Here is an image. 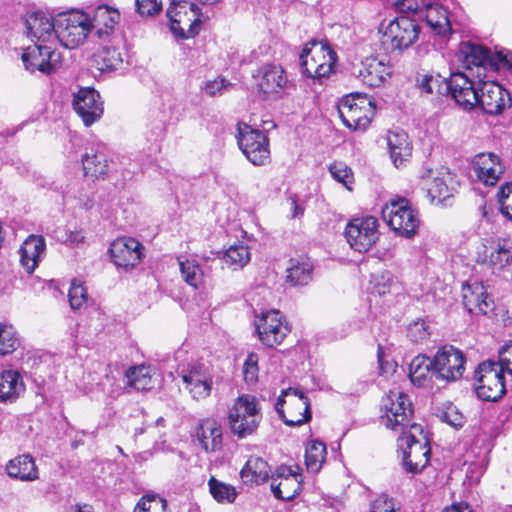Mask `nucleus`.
I'll list each match as a JSON object with an SVG mask.
<instances>
[{"label": "nucleus", "instance_id": "1", "mask_svg": "<svg viewBox=\"0 0 512 512\" xmlns=\"http://www.w3.org/2000/svg\"><path fill=\"white\" fill-rule=\"evenodd\" d=\"M262 420L257 399L248 394L238 397L228 412V423L233 435L242 439L256 432Z\"/></svg>", "mask_w": 512, "mask_h": 512}, {"label": "nucleus", "instance_id": "2", "mask_svg": "<svg viewBox=\"0 0 512 512\" xmlns=\"http://www.w3.org/2000/svg\"><path fill=\"white\" fill-rule=\"evenodd\" d=\"M337 62L336 52L327 44L313 41L306 45L300 55L302 73L322 83L333 72Z\"/></svg>", "mask_w": 512, "mask_h": 512}, {"label": "nucleus", "instance_id": "3", "mask_svg": "<svg viewBox=\"0 0 512 512\" xmlns=\"http://www.w3.org/2000/svg\"><path fill=\"white\" fill-rule=\"evenodd\" d=\"M403 465L406 471L418 473L424 469L430 460V447L427 438L423 435L422 426L413 423L408 432L401 435Z\"/></svg>", "mask_w": 512, "mask_h": 512}, {"label": "nucleus", "instance_id": "4", "mask_svg": "<svg viewBox=\"0 0 512 512\" xmlns=\"http://www.w3.org/2000/svg\"><path fill=\"white\" fill-rule=\"evenodd\" d=\"M413 415L412 403L405 393L390 390L382 399L381 423L388 429L404 434L410 430Z\"/></svg>", "mask_w": 512, "mask_h": 512}, {"label": "nucleus", "instance_id": "5", "mask_svg": "<svg viewBox=\"0 0 512 512\" xmlns=\"http://www.w3.org/2000/svg\"><path fill=\"white\" fill-rule=\"evenodd\" d=\"M166 15L170 30L178 39H189L199 34L201 29L200 9L186 0L173 1Z\"/></svg>", "mask_w": 512, "mask_h": 512}, {"label": "nucleus", "instance_id": "6", "mask_svg": "<svg viewBox=\"0 0 512 512\" xmlns=\"http://www.w3.org/2000/svg\"><path fill=\"white\" fill-rule=\"evenodd\" d=\"M505 371L499 361L487 360L480 363L474 375L478 397L485 401H497L502 398L506 392Z\"/></svg>", "mask_w": 512, "mask_h": 512}, {"label": "nucleus", "instance_id": "7", "mask_svg": "<svg viewBox=\"0 0 512 512\" xmlns=\"http://www.w3.org/2000/svg\"><path fill=\"white\" fill-rule=\"evenodd\" d=\"M91 33L89 15L72 11L56 16L55 38L66 48L73 49L83 44Z\"/></svg>", "mask_w": 512, "mask_h": 512}, {"label": "nucleus", "instance_id": "8", "mask_svg": "<svg viewBox=\"0 0 512 512\" xmlns=\"http://www.w3.org/2000/svg\"><path fill=\"white\" fill-rule=\"evenodd\" d=\"M372 101L360 93H352L342 98L338 113L343 124L353 130H365L374 114Z\"/></svg>", "mask_w": 512, "mask_h": 512}, {"label": "nucleus", "instance_id": "9", "mask_svg": "<svg viewBox=\"0 0 512 512\" xmlns=\"http://www.w3.org/2000/svg\"><path fill=\"white\" fill-rule=\"evenodd\" d=\"M384 221L401 236L411 237L419 226L418 213L405 198L392 199L382 209Z\"/></svg>", "mask_w": 512, "mask_h": 512}, {"label": "nucleus", "instance_id": "10", "mask_svg": "<svg viewBox=\"0 0 512 512\" xmlns=\"http://www.w3.org/2000/svg\"><path fill=\"white\" fill-rule=\"evenodd\" d=\"M275 408L285 424L289 426H300L311 418L310 401L298 389L283 390Z\"/></svg>", "mask_w": 512, "mask_h": 512}, {"label": "nucleus", "instance_id": "11", "mask_svg": "<svg viewBox=\"0 0 512 512\" xmlns=\"http://www.w3.org/2000/svg\"><path fill=\"white\" fill-rule=\"evenodd\" d=\"M236 138L240 150L252 164L261 166L269 162V139L263 132L238 123Z\"/></svg>", "mask_w": 512, "mask_h": 512}, {"label": "nucleus", "instance_id": "12", "mask_svg": "<svg viewBox=\"0 0 512 512\" xmlns=\"http://www.w3.org/2000/svg\"><path fill=\"white\" fill-rule=\"evenodd\" d=\"M344 235L352 249L365 253L379 239L378 220L373 216L354 218L346 225Z\"/></svg>", "mask_w": 512, "mask_h": 512}, {"label": "nucleus", "instance_id": "13", "mask_svg": "<svg viewBox=\"0 0 512 512\" xmlns=\"http://www.w3.org/2000/svg\"><path fill=\"white\" fill-rule=\"evenodd\" d=\"M434 377L453 382L460 379L465 371L466 358L463 352L452 345L441 347L433 357Z\"/></svg>", "mask_w": 512, "mask_h": 512}, {"label": "nucleus", "instance_id": "14", "mask_svg": "<svg viewBox=\"0 0 512 512\" xmlns=\"http://www.w3.org/2000/svg\"><path fill=\"white\" fill-rule=\"evenodd\" d=\"M421 179L432 203L444 204L456 191V181L447 168L427 170Z\"/></svg>", "mask_w": 512, "mask_h": 512}, {"label": "nucleus", "instance_id": "15", "mask_svg": "<svg viewBox=\"0 0 512 512\" xmlns=\"http://www.w3.org/2000/svg\"><path fill=\"white\" fill-rule=\"evenodd\" d=\"M419 33L418 23L413 19L402 16L388 25L383 43L389 44L391 50L402 51L409 48L418 39Z\"/></svg>", "mask_w": 512, "mask_h": 512}, {"label": "nucleus", "instance_id": "16", "mask_svg": "<svg viewBox=\"0 0 512 512\" xmlns=\"http://www.w3.org/2000/svg\"><path fill=\"white\" fill-rule=\"evenodd\" d=\"M111 261L118 267L128 271L135 268L143 256V245L131 237L115 239L109 248Z\"/></svg>", "mask_w": 512, "mask_h": 512}, {"label": "nucleus", "instance_id": "17", "mask_svg": "<svg viewBox=\"0 0 512 512\" xmlns=\"http://www.w3.org/2000/svg\"><path fill=\"white\" fill-rule=\"evenodd\" d=\"M72 106L87 127L98 121L104 111L100 94L90 87L81 88L74 94Z\"/></svg>", "mask_w": 512, "mask_h": 512}, {"label": "nucleus", "instance_id": "18", "mask_svg": "<svg viewBox=\"0 0 512 512\" xmlns=\"http://www.w3.org/2000/svg\"><path fill=\"white\" fill-rule=\"evenodd\" d=\"M22 61L25 68L31 72L37 70L43 74H51L59 64L60 54L47 45L34 43L24 49Z\"/></svg>", "mask_w": 512, "mask_h": 512}, {"label": "nucleus", "instance_id": "19", "mask_svg": "<svg viewBox=\"0 0 512 512\" xmlns=\"http://www.w3.org/2000/svg\"><path fill=\"white\" fill-rule=\"evenodd\" d=\"M185 389L192 399L201 401L208 398L213 387V376L202 364H194L182 373Z\"/></svg>", "mask_w": 512, "mask_h": 512}, {"label": "nucleus", "instance_id": "20", "mask_svg": "<svg viewBox=\"0 0 512 512\" xmlns=\"http://www.w3.org/2000/svg\"><path fill=\"white\" fill-rule=\"evenodd\" d=\"M256 330L259 339L268 347L279 345L289 332L287 325L283 324L280 312L277 310L262 313L256 321Z\"/></svg>", "mask_w": 512, "mask_h": 512}, {"label": "nucleus", "instance_id": "21", "mask_svg": "<svg viewBox=\"0 0 512 512\" xmlns=\"http://www.w3.org/2000/svg\"><path fill=\"white\" fill-rule=\"evenodd\" d=\"M477 105L488 114H499L510 106L509 93L496 82H483L478 89Z\"/></svg>", "mask_w": 512, "mask_h": 512}, {"label": "nucleus", "instance_id": "22", "mask_svg": "<svg viewBox=\"0 0 512 512\" xmlns=\"http://www.w3.org/2000/svg\"><path fill=\"white\" fill-rule=\"evenodd\" d=\"M447 93L456 104L464 110H471L477 105L478 89L473 86L471 80L463 73L456 72L448 79Z\"/></svg>", "mask_w": 512, "mask_h": 512}, {"label": "nucleus", "instance_id": "23", "mask_svg": "<svg viewBox=\"0 0 512 512\" xmlns=\"http://www.w3.org/2000/svg\"><path fill=\"white\" fill-rule=\"evenodd\" d=\"M354 74L369 87H379L391 76V67L375 57L366 58L354 69Z\"/></svg>", "mask_w": 512, "mask_h": 512}, {"label": "nucleus", "instance_id": "24", "mask_svg": "<svg viewBox=\"0 0 512 512\" xmlns=\"http://www.w3.org/2000/svg\"><path fill=\"white\" fill-rule=\"evenodd\" d=\"M473 168L478 179L485 185H495L504 173V165L498 155L488 152L474 157Z\"/></svg>", "mask_w": 512, "mask_h": 512}, {"label": "nucleus", "instance_id": "25", "mask_svg": "<svg viewBox=\"0 0 512 512\" xmlns=\"http://www.w3.org/2000/svg\"><path fill=\"white\" fill-rule=\"evenodd\" d=\"M258 86L260 90L272 97H281L288 85L285 71L280 65L268 64L259 70Z\"/></svg>", "mask_w": 512, "mask_h": 512}, {"label": "nucleus", "instance_id": "26", "mask_svg": "<svg viewBox=\"0 0 512 512\" xmlns=\"http://www.w3.org/2000/svg\"><path fill=\"white\" fill-rule=\"evenodd\" d=\"M26 35L31 41L48 42L55 38L56 17L51 19L43 12H34L25 19Z\"/></svg>", "mask_w": 512, "mask_h": 512}, {"label": "nucleus", "instance_id": "27", "mask_svg": "<svg viewBox=\"0 0 512 512\" xmlns=\"http://www.w3.org/2000/svg\"><path fill=\"white\" fill-rule=\"evenodd\" d=\"M194 437L202 450L207 453L217 452L223 446L221 425L214 419L201 420L195 428Z\"/></svg>", "mask_w": 512, "mask_h": 512}, {"label": "nucleus", "instance_id": "28", "mask_svg": "<svg viewBox=\"0 0 512 512\" xmlns=\"http://www.w3.org/2000/svg\"><path fill=\"white\" fill-rule=\"evenodd\" d=\"M119 20L120 13L117 9L100 5L94 9L93 16H89L91 33H94L101 40L106 39L113 33Z\"/></svg>", "mask_w": 512, "mask_h": 512}, {"label": "nucleus", "instance_id": "29", "mask_svg": "<svg viewBox=\"0 0 512 512\" xmlns=\"http://www.w3.org/2000/svg\"><path fill=\"white\" fill-rule=\"evenodd\" d=\"M462 298L464 307L472 314H487L493 308V301L479 282L463 285Z\"/></svg>", "mask_w": 512, "mask_h": 512}, {"label": "nucleus", "instance_id": "30", "mask_svg": "<svg viewBox=\"0 0 512 512\" xmlns=\"http://www.w3.org/2000/svg\"><path fill=\"white\" fill-rule=\"evenodd\" d=\"M387 146L390 158L395 167L404 166L412 155V143L408 134L400 129L387 133Z\"/></svg>", "mask_w": 512, "mask_h": 512}, {"label": "nucleus", "instance_id": "31", "mask_svg": "<svg viewBox=\"0 0 512 512\" xmlns=\"http://www.w3.org/2000/svg\"><path fill=\"white\" fill-rule=\"evenodd\" d=\"M45 250V239L41 235H29L22 243L19 250L20 263L27 273L34 272Z\"/></svg>", "mask_w": 512, "mask_h": 512}, {"label": "nucleus", "instance_id": "32", "mask_svg": "<svg viewBox=\"0 0 512 512\" xmlns=\"http://www.w3.org/2000/svg\"><path fill=\"white\" fill-rule=\"evenodd\" d=\"M24 390L25 386L19 372L6 370L0 373V402H14Z\"/></svg>", "mask_w": 512, "mask_h": 512}, {"label": "nucleus", "instance_id": "33", "mask_svg": "<svg viewBox=\"0 0 512 512\" xmlns=\"http://www.w3.org/2000/svg\"><path fill=\"white\" fill-rule=\"evenodd\" d=\"M269 475L270 468L260 457H250L240 472L242 481L249 485L266 482Z\"/></svg>", "mask_w": 512, "mask_h": 512}, {"label": "nucleus", "instance_id": "34", "mask_svg": "<svg viewBox=\"0 0 512 512\" xmlns=\"http://www.w3.org/2000/svg\"><path fill=\"white\" fill-rule=\"evenodd\" d=\"M489 55V50L481 45L462 43L458 53V60L462 62L466 69H471L472 66H483L489 59Z\"/></svg>", "mask_w": 512, "mask_h": 512}, {"label": "nucleus", "instance_id": "35", "mask_svg": "<svg viewBox=\"0 0 512 512\" xmlns=\"http://www.w3.org/2000/svg\"><path fill=\"white\" fill-rule=\"evenodd\" d=\"M433 358L425 355L414 357L409 366V377L411 382L417 386H423L426 382L434 377Z\"/></svg>", "mask_w": 512, "mask_h": 512}, {"label": "nucleus", "instance_id": "36", "mask_svg": "<svg viewBox=\"0 0 512 512\" xmlns=\"http://www.w3.org/2000/svg\"><path fill=\"white\" fill-rule=\"evenodd\" d=\"M9 476L21 480L31 481L37 479V468L30 455H21L12 459L7 465Z\"/></svg>", "mask_w": 512, "mask_h": 512}, {"label": "nucleus", "instance_id": "37", "mask_svg": "<svg viewBox=\"0 0 512 512\" xmlns=\"http://www.w3.org/2000/svg\"><path fill=\"white\" fill-rule=\"evenodd\" d=\"M426 22L439 35H445L450 31L448 11L437 3L427 5Z\"/></svg>", "mask_w": 512, "mask_h": 512}, {"label": "nucleus", "instance_id": "38", "mask_svg": "<svg viewBox=\"0 0 512 512\" xmlns=\"http://www.w3.org/2000/svg\"><path fill=\"white\" fill-rule=\"evenodd\" d=\"M313 266L309 261L291 260L286 270V281L292 286H304L312 280Z\"/></svg>", "mask_w": 512, "mask_h": 512}, {"label": "nucleus", "instance_id": "39", "mask_svg": "<svg viewBox=\"0 0 512 512\" xmlns=\"http://www.w3.org/2000/svg\"><path fill=\"white\" fill-rule=\"evenodd\" d=\"M82 166L84 175L91 178H98L106 174L108 168L105 155L98 151L94 152L93 150L82 156Z\"/></svg>", "mask_w": 512, "mask_h": 512}, {"label": "nucleus", "instance_id": "40", "mask_svg": "<svg viewBox=\"0 0 512 512\" xmlns=\"http://www.w3.org/2000/svg\"><path fill=\"white\" fill-rule=\"evenodd\" d=\"M326 454V445L321 441L312 440L305 451L307 471L311 473L319 472L325 462Z\"/></svg>", "mask_w": 512, "mask_h": 512}, {"label": "nucleus", "instance_id": "41", "mask_svg": "<svg viewBox=\"0 0 512 512\" xmlns=\"http://www.w3.org/2000/svg\"><path fill=\"white\" fill-rule=\"evenodd\" d=\"M276 479L272 477L271 490L274 496L282 500H291L296 497L302 489V478L289 477L280 480L278 484Z\"/></svg>", "mask_w": 512, "mask_h": 512}, {"label": "nucleus", "instance_id": "42", "mask_svg": "<svg viewBox=\"0 0 512 512\" xmlns=\"http://www.w3.org/2000/svg\"><path fill=\"white\" fill-rule=\"evenodd\" d=\"M223 263L231 270L243 268L250 261V252L244 244L230 246L222 256Z\"/></svg>", "mask_w": 512, "mask_h": 512}, {"label": "nucleus", "instance_id": "43", "mask_svg": "<svg viewBox=\"0 0 512 512\" xmlns=\"http://www.w3.org/2000/svg\"><path fill=\"white\" fill-rule=\"evenodd\" d=\"M417 86L422 92L429 94H446L448 89V80L441 75L428 73H419L416 78Z\"/></svg>", "mask_w": 512, "mask_h": 512}, {"label": "nucleus", "instance_id": "44", "mask_svg": "<svg viewBox=\"0 0 512 512\" xmlns=\"http://www.w3.org/2000/svg\"><path fill=\"white\" fill-rule=\"evenodd\" d=\"M490 264L497 269H503L512 263V241L499 239L489 255Z\"/></svg>", "mask_w": 512, "mask_h": 512}, {"label": "nucleus", "instance_id": "45", "mask_svg": "<svg viewBox=\"0 0 512 512\" xmlns=\"http://www.w3.org/2000/svg\"><path fill=\"white\" fill-rule=\"evenodd\" d=\"M209 492L218 503H233L237 497L236 488L211 477L208 481Z\"/></svg>", "mask_w": 512, "mask_h": 512}, {"label": "nucleus", "instance_id": "46", "mask_svg": "<svg viewBox=\"0 0 512 512\" xmlns=\"http://www.w3.org/2000/svg\"><path fill=\"white\" fill-rule=\"evenodd\" d=\"M95 60L97 64L100 65L99 69L102 71L116 70L123 63L121 52L114 47L108 46L102 47L97 52L95 55Z\"/></svg>", "mask_w": 512, "mask_h": 512}, {"label": "nucleus", "instance_id": "47", "mask_svg": "<svg viewBox=\"0 0 512 512\" xmlns=\"http://www.w3.org/2000/svg\"><path fill=\"white\" fill-rule=\"evenodd\" d=\"M129 386L136 390H148L151 387V376L148 367L138 366L130 368L126 372Z\"/></svg>", "mask_w": 512, "mask_h": 512}, {"label": "nucleus", "instance_id": "48", "mask_svg": "<svg viewBox=\"0 0 512 512\" xmlns=\"http://www.w3.org/2000/svg\"><path fill=\"white\" fill-rule=\"evenodd\" d=\"M180 271L184 281L198 288L202 284L203 271L195 260L179 261Z\"/></svg>", "mask_w": 512, "mask_h": 512}, {"label": "nucleus", "instance_id": "49", "mask_svg": "<svg viewBox=\"0 0 512 512\" xmlns=\"http://www.w3.org/2000/svg\"><path fill=\"white\" fill-rule=\"evenodd\" d=\"M19 346V339L12 325L0 324V354L12 353Z\"/></svg>", "mask_w": 512, "mask_h": 512}, {"label": "nucleus", "instance_id": "50", "mask_svg": "<svg viewBox=\"0 0 512 512\" xmlns=\"http://www.w3.org/2000/svg\"><path fill=\"white\" fill-rule=\"evenodd\" d=\"M70 307L73 310H81L86 307L88 294L86 288L78 280H73L68 292Z\"/></svg>", "mask_w": 512, "mask_h": 512}, {"label": "nucleus", "instance_id": "51", "mask_svg": "<svg viewBox=\"0 0 512 512\" xmlns=\"http://www.w3.org/2000/svg\"><path fill=\"white\" fill-rule=\"evenodd\" d=\"M329 172L333 179L343 184L348 190L352 189L354 176L352 169L343 162H334L329 166Z\"/></svg>", "mask_w": 512, "mask_h": 512}, {"label": "nucleus", "instance_id": "52", "mask_svg": "<svg viewBox=\"0 0 512 512\" xmlns=\"http://www.w3.org/2000/svg\"><path fill=\"white\" fill-rule=\"evenodd\" d=\"M149 122L146 124V131L144 132V138L148 144V149L159 151V126L157 121V109L147 118Z\"/></svg>", "mask_w": 512, "mask_h": 512}, {"label": "nucleus", "instance_id": "53", "mask_svg": "<svg viewBox=\"0 0 512 512\" xmlns=\"http://www.w3.org/2000/svg\"><path fill=\"white\" fill-rule=\"evenodd\" d=\"M440 418L454 428H461L465 423V417L453 404L445 406L441 411Z\"/></svg>", "mask_w": 512, "mask_h": 512}, {"label": "nucleus", "instance_id": "54", "mask_svg": "<svg viewBox=\"0 0 512 512\" xmlns=\"http://www.w3.org/2000/svg\"><path fill=\"white\" fill-rule=\"evenodd\" d=\"M502 214L512 220V183L500 187L497 193Z\"/></svg>", "mask_w": 512, "mask_h": 512}, {"label": "nucleus", "instance_id": "55", "mask_svg": "<svg viewBox=\"0 0 512 512\" xmlns=\"http://www.w3.org/2000/svg\"><path fill=\"white\" fill-rule=\"evenodd\" d=\"M395 284L393 275L388 271H384L374 276L373 290L378 295L383 296L390 293Z\"/></svg>", "mask_w": 512, "mask_h": 512}, {"label": "nucleus", "instance_id": "56", "mask_svg": "<svg viewBox=\"0 0 512 512\" xmlns=\"http://www.w3.org/2000/svg\"><path fill=\"white\" fill-rule=\"evenodd\" d=\"M258 360L256 353H249L244 362L243 375L245 382L248 384L256 383L258 379Z\"/></svg>", "mask_w": 512, "mask_h": 512}, {"label": "nucleus", "instance_id": "57", "mask_svg": "<svg viewBox=\"0 0 512 512\" xmlns=\"http://www.w3.org/2000/svg\"><path fill=\"white\" fill-rule=\"evenodd\" d=\"M407 335L413 342H422L430 335L426 322L418 319L408 326Z\"/></svg>", "mask_w": 512, "mask_h": 512}, {"label": "nucleus", "instance_id": "58", "mask_svg": "<svg viewBox=\"0 0 512 512\" xmlns=\"http://www.w3.org/2000/svg\"><path fill=\"white\" fill-rule=\"evenodd\" d=\"M370 512H398V509H396L392 498L380 495L371 503Z\"/></svg>", "mask_w": 512, "mask_h": 512}, {"label": "nucleus", "instance_id": "59", "mask_svg": "<svg viewBox=\"0 0 512 512\" xmlns=\"http://www.w3.org/2000/svg\"><path fill=\"white\" fill-rule=\"evenodd\" d=\"M137 11L142 16H154L160 12L159 0H136Z\"/></svg>", "mask_w": 512, "mask_h": 512}, {"label": "nucleus", "instance_id": "60", "mask_svg": "<svg viewBox=\"0 0 512 512\" xmlns=\"http://www.w3.org/2000/svg\"><path fill=\"white\" fill-rule=\"evenodd\" d=\"M229 86L230 83L227 80L224 78H217L207 81L203 89L207 95L217 96L226 91Z\"/></svg>", "mask_w": 512, "mask_h": 512}, {"label": "nucleus", "instance_id": "61", "mask_svg": "<svg viewBox=\"0 0 512 512\" xmlns=\"http://www.w3.org/2000/svg\"><path fill=\"white\" fill-rule=\"evenodd\" d=\"M499 363L512 375V343L499 350Z\"/></svg>", "mask_w": 512, "mask_h": 512}, {"label": "nucleus", "instance_id": "62", "mask_svg": "<svg viewBox=\"0 0 512 512\" xmlns=\"http://www.w3.org/2000/svg\"><path fill=\"white\" fill-rule=\"evenodd\" d=\"M298 470H299V467L296 466V470L293 469L292 467L290 466H279L276 471H275V475L273 476L275 479L276 478H279L280 480H284L285 478H289V477H298V478H302V475L300 473H298Z\"/></svg>", "mask_w": 512, "mask_h": 512}, {"label": "nucleus", "instance_id": "63", "mask_svg": "<svg viewBox=\"0 0 512 512\" xmlns=\"http://www.w3.org/2000/svg\"><path fill=\"white\" fill-rule=\"evenodd\" d=\"M155 495H144L136 504L134 512H149L151 508V502L154 501Z\"/></svg>", "mask_w": 512, "mask_h": 512}, {"label": "nucleus", "instance_id": "64", "mask_svg": "<svg viewBox=\"0 0 512 512\" xmlns=\"http://www.w3.org/2000/svg\"><path fill=\"white\" fill-rule=\"evenodd\" d=\"M290 203V210H291V217L292 218H300L304 214V206L299 204L295 197H290L289 199Z\"/></svg>", "mask_w": 512, "mask_h": 512}]
</instances>
